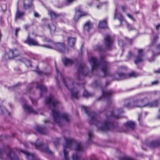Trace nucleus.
I'll list each match as a JSON object with an SVG mask.
<instances>
[{"instance_id":"nucleus-1","label":"nucleus","mask_w":160,"mask_h":160,"mask_svg":"<svg viewBox=\"0 0 160 160\" xmlns=\"http://www.w3.org/2000/svg\"><path fill=\"white\" fill-rule=\"evenodd\" d=\"M82 109L83 110L86 114L91 117L89 121L90 125L94 124L98 127L99 124H102L101 127H98V130L100 131L106 132L111 130L117 127V125L114 123L113 119H118L121 117L120 114L123 112L122 109L118 108L111 111L110 115H106V120L104 122L102 123L98 119V114L94 111H90L89 107L82 106Z\"/></svg>"},{"instance_id":"nucleus-2","label":"nucleus","mask_w":160,"mask_h":160,"mask_svg":"<svg viewBox=\"0 0 160 160\" xmlns=\"http://www.w3.org/2000/svg\"><path fill=\"white\" fill-rule=\"evenodd\" d=\"M45 102L46 104H49L50 108H52L51 110L54 122L57 123L58 125L61 127L62 126V119L65 120L68 122L70 121L69 115L66 113L62 114L58 111L57 106L59 104L58 101L53 99L52 96H50L48 98H46Z\"/></svg>"},{"instance_id":"nucleus-3","label":"nucleus","mask_w":160,"mask_h":160,"mask_svg":"<svg viewBox=\"0 0 160 160\" xmlns=\"http://www.w3.org/2000/svg\"><path fill=\"white\" fill-rule=\"evenodd\" d=\"M100 61V62H98L97 59L93 57L90 58L89 61L90 62L92 63V70L97 69L100 64H101V70L103 73V77L105 78L107 76H109L110 67L109 63L105 61L104 57L103 56L101 57Z\"/></svg>"},{"instance_id":"nucleus-4","label":"nucleus","mask_w":160,"mask_h":160,"mask_svg":"<svg viewBox=\"0 0 160 160\" xmlns=\"http://www.w3.org/2000/svg\"><path fill=\"white\" fill-rule=\"evenodd\" d=\"M56 70L57 72V76L55 78L56 80L57 81V84L59 88H60L59 85V82L58 81L59 77H60L62 80V81L65 87L67 88L70 91L71 95V98L72 99H78V98H79V96L78 95V94L79 93V91L75 89L74 87V82H72V83L71 84L72 86V88H71L70 89L66 82V80L63 77L62 74L60 72H59L58 69L57 68H56Z\"/></svg>"},{"instance_id":"nucleus-5","label":"nucleus","mask_w":160,"mask_h":160,"mask_svg":"<svg viewBox=\"0 0 160 160\" xmlns=\"http://www.w3.org/2000/svg\"><path fill=\"white\" fill-rule=\"evenodd\" d=\"M140 98L132 101L128 102L124 104L123 107L128 109L147 107V103L145 102V101L147 99V98L146 97L142 98Z\"/></svg>"},{"instance_id":"nucleus-6","label":"nucleus","mask_w":160,"mask_h":160,"mask_svg":"<svg viewBox=\"0 0 160 160\" xmlns=\"http://www.w3.org/2000/svg\"><path fill=\"white\" fill-rule=\"evenodd\" d=\"M66 144L64 147L63 150H66L67 148H70L73 145L76 146V150H82V147L80 142H78L72 139H66Z\"/></svg>"},{"instance_id":"nucleus-7","label":"nucleus","mask_w":160,"mask_h":160,"mask_svg":"<svg viewBox=\"0 0 160 160\" xmlns=\"http://www.w3.org/2000/svg\"><path fill=\"white\" fill-rule=\"evenodd\" d=\"M88 68L84 63H80L78 68L77 79L80 80L82 77L88 75Z\"/></svg>"},{"instance_id":"nucleus-8","label":"nucleus","mask_w":160,"mask_h":160,"mask_svg":"<svg viewBox=\"0 0 160 160\" xmlns=\"http://www.w3.org/2000/svg\"><path fill=\"white\" fill-rule=\"evenodd\" d=\"M53 48L59 52L64 53L68 52L69 49L63 42H58L54 44Z\"/></svg>"},{"instance_id":"nucleus-9","label":"nucleus","mask_w":160,"mask_h":160,"mask_svg":"<svg viewBox=\"0 0 160 160\" xmlns=\"http://www.w3.org/2000/svg\"><path fill=\"white\" fill-rule=\"evenodd\" d=\"M102 96L98 98L97 101H98L102 100L103 98H105L108 103H111L112 96L113 93L112 90L106 91L103 89H102Z\"/></svg>"},{"instance_id":"nucleus-10","label":"nucleus","mask_w":160,"mask_h":160,"mask_svg":"<svg viewBox=\"0 0 160 160\" xmlns=\"http://www.w3.org/2000/svg\"><path fill=\"white\" fill-rule=\"evenodd\" d=\"M114 40L110 36L107 35L104 38V44L105 47V49L111 50L112 48Z\"/></svg>"},{"instance_id":"nucleus-11","label":"nucleus","mask_w":160,"mask_h":160,"mask_svg":"<svg viewBox=\"0 0 160 160\" xmlns=\"http://www.w3.org/2000/svg\"><path fill=\"white\" fill-rule=\"evenodd\" d=\"M138 55L135 57L134 61V63L137 65L142 62L143 60L144 54L143 50L142 49H139L138 51Z\"/></svg>"},{"instance_id":"nucleus-12","label":"nucleus","mask_w":160,"mask_h":160,"mask_svg":"<svg viewBox=\"0 0 160 160\" xmlns=\"http://www.w3.org/2000/svg\"><path fill=\"white\" fill-rule=\"evenodd\" d=\"M20 153L24 154L28 160H40L39 158L34 153H30L27 151H19Z\"/></svg>"},{"instance_id":"nucleus-13","label":"nucleus","mask_w":160,"mask_h":160,"mask_svg":"<svg viewBox=\"0 0 160 160\" xmlns=\"http://www.w3.org/2000/svg\"><path fill=\"white\" fill-rule=\"evenodd\" d=\"M0 160H10V151H0Z\"/></svg>"},{"instance_id":"nucleus-14","label":"nucleus","mask_w":160,"mask_h":160,"mask_svg":"<svg viewBox=\"0 0 160 160\" xmlns=\"http://www.w3.org/2000/svg\"><path fill=\"white\" fill-rule=\"evenodd\" d=\"M75 15L74 17V19H75V16L78 13L79 14L78 16V19L82 17H86L89 15V14L88 12L83 11L80 7H78L75 9Z\"/></svg>"},{"instance_id":"nucleus-15","label":"nucleus","mask_w":160,"mask_h":160,"mask_svg":"<svg viewBox=\"0 0 160 160\" xmlns=\"http://www.w3.org/2000/svg\"><path fill=\"white\" fill-rule=\"evenodd\" d=\"M21 56V53L19 50L16 48L11 49V59H14Z\"/></svg>"},{"instance_id":"nucleus-16","label":"nucleus","mask_w":160,"mask_h":160,"mask_svg":"<svg viewBox=\"0 0 160 160\" xmlns=\"http://www.w3.org/2000/svg\"><path fill=\"white\" fill-rule=\"evenodd\" d=\"M24 42L29 46H39L40 45L38 42L34 39L28 37L27 39L24 41Z\"/></svg>"},{"instance_id":"nucleus-17","label":"nucleus","mask_w":160,"mask_h":160,"mask_svg":"<svg viewBox=\"0 0 160 160\" xmlns=\"http://www.w3.org/2000/svg\"><path fill=\"white\" fill-rule=\"evenodd\" d=\"M160 103L159 100L155 99L150 102H147V107L151 108L157 107L159 105Z\"/></svg>"},{"instance_id":"nucleus-18","label":"nucleus","mask_w":160,"mask_h":160,"mask_svg":"<svg viewBox=\"0 0 160 160\" xmlns=\"http://www.w3.org/2000/svg\"><path fill=\"white\" fill-rule=\"evenodd\" d=\"M148 146L151 148H155L160 146V139L152 141L148 144Z\"/></svg>"},{"instance_id":"nucleus-19","label":"nucleus","mask_w":160,"mask_h":160,"mask_svg":"<svg viewBox=\"0 0 160 160\" xmlns=\"http://www.w3.org/2000/svg\"><path fill=\"white\" fill-rule=\"evenodd\" d=\"M126 128H128L132 130L134 129L135 127V123L132 121H128L124 124Z\"/></svg>"},{"instance_id":"nucleus-20","label":"nucleus","mask_w":160,"mask_h":160,"mask_svg":"<svg viewBox=\"0 0 160 160\" xmlns=\"http://www.w3.org/2000/svg\"><path fill=\"white\" fill-rule=\"evenodd\" d=\"M36 88L39 89L40 91V97H42V93H45L47 91V89L46 87L42 84H38Z\"/></svg>"},{"instance_id":"nucleus-21","label":"nucleus","mask_w":160,"mask_h":160,"mask_svg":"<svg viewBox=\"0 0 160 160\" xmlns=\"http://www.w3.org/2000/svg\"><path fill=\"white\" fill-rule=\"evenodd\" d=\"M36 130L41 134H46L47 133L46 128L45 127H41L37 126L36 127Z\"/></svg>"},{"instance_id":"nucleus-22","label":"nucleus","mask_w":160,"mask_h":160,"mask_svg":"<svg viewBox=\"0 0 160 160\" xmlns=\"http://www.w3.org/2000/svg\"><path fill=\"white\" fill-rule=\"evenodd\" d=\"M98 27L99 28L106 29L108 28L107 26V20L104 19L99 22Z\"/></svg>"},{"instance_id":"nucleus-23","label":"nucleus","mask_w":160,"mask_h":160,"mask_svg":"<svg viewBox=\"0 0 160 160\" xmlns=\"http://www.w3.org/2000/svg\"><path fill=\"white\" fill-rule=\"evenodd\" d=\"M23 108L25 110H27L29 113H33L34 114H37L36 111H34L31 107H30L26 104H24L23 106Z\"/></svg>"},{"instance_id":"nucleus-24","label":"nucleus","mask_w":160,"mask_h":160,"mask_svg":"<svg viewBox=\"0 0 160 160\" xmlns=\"http://www.w3.org/2000/svg\"><path fill=\"white\" fill-rule=\"evenodd\" d=\"M25 12L24 11H20L18 10L16 12L15 17L17 19H22L25 15Z\"/></svg>"},{"instance_id":"nucleus-25","label":"nucleus","mask_w":160,"mask_h":160,"mask_svg":"<svg viewBox=\"0 0 160 160\" xmlns=\"http://www.w3.org/2000/svg\"><path fill=\"white\" fill-rule=\"evenodd\" d=\"M0 114L9 116L10 113L7 111L5 107L3 106H0Z\"/></svg>"},{"instance_id":"nucleus-26","label":"nucleus","mask_w":160,"mask_h":160,"mask_svg":"<svg viewBox=\"0 0 160 160\" xmlns=\"http://www.w3.org/2000/svg\"><path fill=\"white\" fill-rule=\"evenodd\" d=\"M76 41V38H75L69 37L68 38V45L71 47H73Z\"/></svg>"},{"instance_id":"nucleus-27","label":"nucleus","mask_w":160,"mask_h":160,"mask_svg":"<svg viewBox=\"0 0 160 160\" xmlns=\"http://www.w3.org/2000/svg\"><path fill=\"white\" fill-rule=\"evenodd\" d=\"M118 76V79H115L116 80H121L128 78L127 75L122 72H118L117 73Z\"/></svg>"},{"instance_id":"nucleus-28","label":"nucleus","mask_w":160,"mask_h":160,"mask_svg":"<svg viewBox=\"0 0 160 160\" xmlns=\"http://www.w3.org/2000/svg\"><path fill=\"white\" fill-rule=\"evenodd\" d=\"M63 62L65 66L72 64L74 63V61L71 59L65 58L63 59Z\"/></svg>"},{"instance_id":"nucleus-29","label":"nucleus","mask_w":160,"mask_h":160,"mask_svg":"<svg viewBox=\"0 0 160 160\" xmlns=\"http://www.w3.org/2000/svg\"><path fill=\"white\" fill-rule=\"evenodd\" d=\"M35 146L36 149H38L39 148H42L43 147V144L42 142H39V139L37 140L36 142L33 144Z\"/></svg>"},{"instance_id":"nucleus-30","label":"nucleus","mask_w":160,"mask_h":160,"mask_svg":"<svg viewBox=\"0 0 160 160\" xmlns=\"http://www.w3.org/2000/svg\"><path fill=\"white\" fill-rule=\"evenodd\" d=\"M49 13V15L52 18H56L59 16H63V14L62 13L58 14L52 11H50Z\"/></svg>"},{"instance_id":"nucleus-31","label":"nucleus","mask_w":160,"mask_h":160,"mask_svg":"<svg viewBox=\"0 0 160 160\" xmlns=\"http://www.w3.org/2000/svg\"><path fill=\"white\" fill-rule=\"evenodd\" d=\"M76 153L73 154L72 156V158L73 160H80L78 154L82 151H76Z\"/></svg>"},{"instance_id":"nucleus-32","label":"nucleus","mask_w":160,"mask_h":160,"mask_svg":"<svg viewBox=\"0 0 160 160\" xmlns=\"http://www.w3.org/2000/svg\"><path fill=\"white\" fill-rule=\"evenodd\" d=\"M11 160H19L18 156L13 151H11Z\"/></svg>"},{"instance_id":"nucleus-33","label":"nucleus","mask_w":160,"mask_h":160,"mask_svg":"<svg viewBox=\"0 0 160 160\" xmlns=\"http://www.w3.org/2000/svg\"><path fill=\"white\" fill-rule=\"evenodd\" d=\"M86 27L87 28V31L89 32L90 30L92 28V25L90 22L88 21L84 25L85 29Z\"/></svg>"},{"instance_id":"nucleus-34","label":"nucleus","mask_w":160,"mask_h":160,"mask_svg":"<svg viewBox=\"0 0 160 160\" xmlns=\"http://www.w3.org/2000/svg\"><path fill=\"white\" fill-rule=\"evenodd\" d=\"M95 49L99 52H103L105 51V49L103 48L100 45H98L95 48Z\"/></svg>"},{"instance_id":"nucleus-35","label":"nucleus","mask_w":160,"mask_h":160,"mask_svg":"<svg viewBox=\"0 0 160 160\" xmlns=\"http://www.w3.org/2000/svg\"><path fill=\"white\" fill-rule=\"evenodd\" d=\"M138 75V74L135 72L132 71L128 73L127 75L128 78L132 77L135 78L137 77Z\"/></svg>"},{"instance_id":"nucleus-36","label":"nucleus","mask_w":160,"mask_h":160,"mask_svg":"<svg viewBox=\"0 0 160 160\" xmlns=\"http://www.w3.org/2000/svg\"><path fill=\"white\" fill-rule=\"evenodd\" d=\"M48 29H49L51 33L54 32L56 30V27L54 25L50 26L49 24L48 25Z\"/></svg>"},{"instance_id":"nucleus-37","label":"nucleus","mask_w":160,"mask_h":160,"mask_svg":"<svg viewBox=\"0 0 160 160\" xmlns=\"http://www.w3.org/2000/svg\"><path fill=\"white\" fill-rule=\"evenodd\" d=\"M93 85L96 87H101L102 86V83L101 81H99L97 80H95L93 83Z\"/></svg>"},{"instance_id":"nucleus-38","label":"nucleus","mask_w":160,"mask_h":160,"mask_svg":"<svg viewBox=\"0 0 160 160\" xmlns=\"http://www.w3.org/2000/svg\"><path fill=\"white\" fill-rule=\"evenodd\" d=\"M4 60H8L10 58L9 56V51L8 52H6L4 56L2 58Z\"/></svg>"},{"instance_id":"nucleus-39","label":"nucleus","mask_w":160,"mask_h":160,"mask_svg":"<svg viewBox=\"0 0 160 160\" xmlns=\"http://www.w3.org/2000/svg\"><path fill=\"white\" fill-rule=\"evenodd\" d=\"M119 160H136L134 158L129 156H125L119 159Z\"/></svg>"},{"instance_id":"nucleus-40","label":"nucleus","mask_w":160,"mask_h":160,"mask_svg":"<svg viewBox=\"0 0 160 160\" xmlns=\"http://www.w3.org/2000/svg\"><path fill=\"white\" fill-rule=\"evenodd\" d=\"M68 151H63L64 158L63 160H69Z\"/></svg>"},{"instance_id":"nucleus-41","label":"nucleus","mask_w":160,"mask_h":160,"mask_svg":"<svg viewBox=\"0 0 160 160\" xmlns=\"http://www.w3.org/2000/svg\"><path fill=\"white\" fill-rule=\"evenodd\" d=\"M44 152L45 154L48 156H53V154L51 151H41Z\"/></svg>"},{"instance_id":"nucleus-42","label":"nucleus","mask_w":160,"mask_h":160,"mask_svg":"<svg viewBox=\"0 0 160 160\" xmlns=\"http://www.w3.org/2000/svg\"><path fill=\"white\" fill-rule=\"evenodd\" d=\"M83 96L84 97L87 98L91 96V95L86 90H84L83 94Z\"/></svg>"},{"instance_id":"nucleus-43","label":"nucleus","mask_w":160,"mask_h":160,"mask_svg":"<svg viewBox=\"0 0 160 160\" xmlns=\"http://www.w3.org/2000/svg\"><path fill=\"white\" fill-rule=\"evenodd\" d=\"M88 141L89 142H90L91 141V139L92 137V132L91 131H89L88 132Z\"/></svg>"},{"instance_id":"nucleus-44","label":"nucleus","mask_w":160,"mask_h":160,"mask_svg":"<svg viewBox=\"0 0 160 160\" xmlns=\"http://www.w3.org/2000/svg\"><path fill=\"white\" fill-rule=\"evenodd\" d=\"M32 4H30L28 5L26 4H23V6L25 9H27L28 8H30L32 7Z\"/></svg>"},{"instance_id":"nucleus-45","label":"nucleus","mask_w":160,"mask_h":160,"mask_svg":"<svg viewBox=\"0 0 160 160\" xmlns=\"http://www.w3.org/2000/svg\"><path fill=\"white\" fill-rule=\"evenodd\" d=\"M159 83V82L158 80L152 81L151 82V85L152 86L157 85Z\"/></svg>"},{"instance_id":"nucleus-46","label":"nucleus","mask_w":160,"mask_h":160,"mask_svg":"<svg viewBox=\"0 0 160 160\" xmlns=\"http://www.w3.org/2000/svg\"><path fill=\"white\" fill-rule=\"evenodd\" d=\"M60 141V138H58L54 141V145L56 147L57 145L59 144Z\"/></svg>"},{"instance_id":"nucleus-47","label":"nucleus","mask_w":160,"mask_h":160,"mask_svg":"<svg viewBox=\"0 0 160 160\" xmlns=\"http://www.w3.org/2000/svg\"><path fill=\"white\" fill-rule=\"evenodd\" d=\"M151 94L153 96H156L160 94V91H154L151 92Z\"/></svg>"},{"instance_id":"nucleus-48","label":"nucleus","mask_w":160,"mask_h":160,"mask_svg":"<svg viewBox=\"0 0 160 160\" xmlns=\"http://www.w3.org/2000/svg\"><path fill=\"white\" fill-rule=\"evenodd\" d=\"M26 64L27 67H32L31 62L29 60H27L26 61Z\"/></svg>"},{"instance_id":"nucleus-49","label":"nucleus","mask_w":160,"mask_h":160,"mask_svg":"<svg viewBox=\"0 0 160 160\" xmlns=\"http://www.w3.org/2000/svg\"><path fill=\"white\" fill-rule=\"evenodd\" d=\"M20 29L19 28H17L15 29V37H18V33L20 30Z\"/></svg>"},{"instance_id":"nucleus-50","label":"nucleus","mask_w":160,"mask_h":160,"mask_svg":"<svg viewBox=\"0 0 160 160\" xmlns=\"http://www.w3.org/2000/svg\"><path fill=\"white\" fill-rule=\"evenodd\" d=\"M0 150H9V147L6 145H3V149H0Z\"/></svg>"},{"instance_id":"nucleus-51","label":"nucleus","mask_w":160,"mask_h":160,"mask_svg":"<svg viewBox=\"0 0 160 160\" xmlns=\"http://www.w3.org/2000/svg\"><path fill=\"white\" fill-rule=\"evenodd\" d=\"M127 15L128 17L130 19H131L132 20L134 21H135V19L131 15L128 13L127 14Z\"/></svg>"},{"instance_id":"nucleus-52","label":"nucleus","mask_w":160,"mask_h":160,"mask_svg":"<svg viewBox=\"0 0 160 160\" xmlns=\"http://www.w3.org/2000/svg\"><path fill=\"white\" fill-rule=\"evenodd\" d=\"M127 15L128 17L130 19H131L132 20L134 21H135V19L131 15L128 13L127 14Z\"/></svg>"},{"instance_id":"nucleus-53","label":"nucleus","mask_w":160,"mask_h":160,"mask_svg":"<svg viewBox=\"0 0 160 160\" xmlns=\"http://www.w3.org/2000/svg\"><path fill=\"white\" fill-rule=\"evenodd\" d=\"M31 100L32 101V103L33 104L36 105L37 103V101L35 99H33L31 98Z\"/></svg>"},{"instance_id":"nucleus-54","label":"nucleus","mask_w":160,"mask_h":160,"mask_svg":"<svg viewBox=\"0 0 160 160\" xmlns=\"http://www.w3.org/2000/svg\"><path fill=\"white\" fill-rule=\"evenodd\" d=\"M158 38V35H156L153 38V41L154 42H156Z\"/></svg>"},{"instance_id":"nucleus-55","label":"nucleus","mask_w":160,"mask_h":160,"mask_svg":"<svg viewBox=\"0 0 160 160\" xmlns=\"http://www.w3.org/2000/svg\"><path fill=\"white\" fill-rule=\"evenodd\" d=\"M121 8L123 12H125L127 9V7L125 5H122L121 6Z\"/></svg>"},{"instance_id":"nucleus-56","label":"nucleus","mask_w":160,"mask_h":160,"mask_svg":"<svg viewBox=\"0 0 160 160\" xmlns=\"http://www.w3.org/2000/svg\"><path fill=\"white\" fill-rule=\"evenodd\" d=\"M34 16L35 17L38 18L39 17V15L37 12H34Z\"/></svg>"},{"instance_id":"nucleus-57","label":"nucleus","mask_w":160,"mask_h":160,"mask_svg":"<svg viewBox=\"0 0 160 160\" xmlns=\"http://www.w3.org/2000/svg\"><path fill=\"white\" fill-rule=\"evenodd\" d=\"M35 72L39 75H41L43 74V72L39 71H36Z\"/></svg>"},{"instance_id":"nucleus-58","label":"nucleus","mask_w":160,"mask_h":160,"mask_svg":"<svg viewBox=\"0 0 160 160\" xmlns=\"http://www.w3.org/2000/svg\"><path fill=\"white\" fill-rule=\"evenodd\" d=\"M25 54L28 56H30L32 55V53L30 52H25Z\"/></svg>"},{"instance_id":"nucleus-59","label":"nucleus","mask_w":160,"mask_h":160,"mask_svg":"<svg viewBox=\"0 0 160 160\" xmlns=\"http://www.w3.org/2000/svg\"><path fill=\"white\" fill-rule=\"evenodd\" d=\"M154 72L156 73H160V68L158 70H154Z\"/></svg>"},{"instance_id":"nucleus-60","label":"nucleus","mask_w":160,"mask_h":160,"mask_svg":"<svg viewBox=\"0 0 160 160\" xmlns=\"http://www.w3.org/2000/svg\"><path fill=\"white\" fill-rule=\"evenodd\" d=\"M29 27V26L28 25H25L24 26V28L28 30Z\"/></svg>"},{"instance_id":"nucleus-61","label":"nucleus","mask_w":160,"mask_h":160,"mask_svg":"<svg viewBox=\"0 0 160 160\" xmlns=\"http://www.w3.org/2000/svg\"><path fill=\"white\" fill-rule=\"evenodd\" d=\"M156 48L158 51L160 52V44L157 46Z\"/></svg>"},{"instance_id":"nucleus-62","label":"nucleus","mask_w":160,"mask_h":160,"mask_svg":"<svg viewBox=\"0 0 160 160\" xmlns=\"http://www.w3.org/2000/svg\"><path fill=\"white\" fill-rule=\"evenodd\" d=\"M160 27V23L158 24L156 26V29L157 30Z\"/></svg>"},{"instance_id":"nucleus-63","label":"nucleus","mask_w":160,"mask_h":160,"mask_svg":"<svg viewBox=\"0 0 160 160\" xmlns=\"http://www.w3.org/2000/svg\"><path fill=\"white\" fill-rule=\"evenodd\" d=\"M110 82L109 81H107L106 82V84H105V86H108V85H109L110 83Z\"/></svg>"},{"instance_id":"nucleus-64","label":"nucleus","mask_w":160,"mask_h":160,"mask_svg":"<svg viewBox=\"0 0 160 160\" xmlns=\"http://www.w3.org/2000/svg\"><path fill=\"white\" fill-rule=\"evenodd\" d=\"M20 83H18L16 84L15 85V87H18L19 86H20Z\"/></svg>"}]
</instances>
